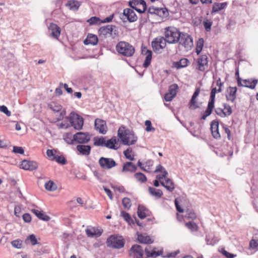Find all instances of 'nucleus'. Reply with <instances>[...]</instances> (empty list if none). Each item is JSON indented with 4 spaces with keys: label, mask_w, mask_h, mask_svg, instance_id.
I'll return each mask as SVG.
<instances>
[{
    "label": "nucleus",
    "mask_w": 258,
    "mask_h": 258,
    "mask_svg": "<svg viewBox=\"0 0 258 258\" xmlns=\"http://www.w3.org/2000/svg\"><path fill=\"white\" fill-rule=\"evenodd\" d=\"M249 246L252 249L258 248V239H252L249 242Z\"/></svg>",
    "instance_id": "58"
},
{
    "label": "nucleus",
    "mask_w": 258,
    "mask_h": 258,
    "mask_svg": "<svg viewBox=\"0 0 258 258\" xmlns=\"http://www.w3.org/2000/svg\"><path fill=\"white\" fill-rule=\"evenodd\" d=\"M185 218L188 219H194L196 218V215L192 211L187 209L185 212Z\"/></svg>",
    "instance_id": "47"
},
{
    "label": "nucleus",
    "mask_w": 258,
    "mask_h": 258,
    "mask_svg": "<svg viewBox=\"0 0 258 258\" xmlns=\"http://www.w3.org/2000/svg\"><path fill=\"white\" fill-rule=\"evenodd\" d=\"M11 244L13 247L17 248H21L22 247V241L20 239L12 241Z\"/></svg>",
    "instance_id": "52"
},
{
    "label": "nucleus",
    "mask_w": 258,
    "mask_h": 258,
    "mask_svg": "<svg viewBox=\"0 0 258 258\" xmlns=\"http://www.w3.org/2000/svg\"><path fill=\"white\" fill-rule=\"evenodd\" d=\"M144 249L140 245H133L129 250V255L133 258H143Z\"/></svg>",
    "instance_id": "9"
},
{
    "label": "nucleus",
    "mask_w": 258,
    "mask_h": 258,
    "mask_svg": "<svg viewBox=\"0 0 258 258\" xmlns=\"http://www.w3.org/2000/svg\"><path fill=\"white\" fill-rule=\"evenodd\" d=\"M123 14L126 17L130 22H134L138 19V17L134 12V10L131 9H124Z\"/></svg>",
    "instance_id": "19"
},
{
    "label": "nucleus",
    "mask_w": 258,
    "mask_h": 258,
    "mask_svg": "<svg viewBox=\"0 0 258 258\" xmlns=\"http://www.w3.org/2000/svg\"><path fill=\"white\" fill-rule=\"evenodd\" d=\"M98 163L100 167L105 170H109L116 166L117 164L115 160L110 158L101 157Z\"/></svg>",
    "instance_id": "8"
},
{
    "label": "nucleus",
    "mask_w": 258,
    "mask_h": 258,
    "mask_svg": "<svg viewBox=\"0 0 258 258\" xmlns=\"http://www.w3.org/2000/svg\"><path fill=\"white\" fill-rule=\"evenodd\" d=\"M216 113L221 117H226L224 110L221 108H216L215 110Z\"/></svg>",
    "instance_id": "55"
},
{
    "label": "nucleus",
    "mask_w": 258,
    "mask_h": 258,
    "mask_svg": "<svg viewBox=\"0 0 258 258\" xmlns=\"http://www.w3.org/2000/svg\"><path fill=\"white\" fill-rule=\"evenodd\" d=\"M137 169V167L131 162H126L124 163L122 169V172H135Z\"/></svg>",
    "instance_id": "24"
},
{
    "label": "nucleus",
    "mask_w": 258,
    "mask_h": 258,
    "mask_svg": "<svg viewBox=\"0 0 258 258\" xmlns=\"http://www.w3.org/2000/svg\"><path fill=\"white\" fill-rule=\"evenodd\" d=\"M203 24L206 31H210L211 28L212 23L210 21L207 20L204 21Z\"/></svg>",
    "instance_id": "57"
},
{
    "label": "nucleus",
    "mask_w": 258,
    "mask_h": 258,
    "mask_svg": "<svg viewBox=\"0 0 258 258\" xmlns=\"http://www.w3.org/2000/svg\"><path fill=\"white\" fill-rule=\"evenodd\" d=\"M148 210L146 207L143 205H139L138 208V217L143 219L147 217L148 215Z\"/></svg>",
    "instance_id": "32"
},
{
    "label": "nucleus",
    "mask_w": 258,
    "mask_h": 258,
    "mask_svg": "<svg viewBox=\"0 0 258 258\" xmlns=\"http://www.w3.org/2000/svg\"><path fill=\"white\" fill-rule=\"evenodd\" d=\"M185 226L191 231H196L198 230L197 225L193 222H189L185 223Z\"/></svg>",
    "instance_id": "45"
},
{
    "label": "nucleus",
    "mask_w": 258,
    "mask_h": 258,
    "mask_svg": "<svg viewBox=\"0 0 258 258\" xmlns=\"http://www.w3.org/2000/svg\"><path fill=\"white\" fill-rule=\"evenodd\" d=\"M54 159L59 163L62 164H65L66 163V160L63 156L56 155L54 156Z\"/></svg>",
    "instance_id": "54"
},
{
    "label": "nucleus",
    "mask_w": 258,
    "mask_h": 258,
    "mask_svg": "<svg viewBox=\"0 0 258 258\" xmlns=\"http://www.w3.org/2000/svg\"><path fill=\"white\" fill-rule=\"evenodd\" d=\"M117 136L124 145H134L137 142L138 139L133 131L126 129L123 125H121L118 128Z\"/></svg>",
    "instance_id": "1"
},
{
    "label": "nucleus",
    "mask_w": 258,
    "mask_h": 258,
    "mask_svg": "<svg viewBox=\"0 0 258 258\" xmlns=\"http://www.w3.org/2000/svg\"><path fill=\"white\" fill-rule=\"evenodd\" d=\"M95 128L100 134L105 135L107 132V127L106 121L104 120L97 118L94 122Z\"/></svg>",
    "instance_id": "13"
},
{
    "label": "nucleus",
    "mask_w": 258,
    "mask_h": 258,
    "mask_svg": "<svg viewBox=\"0 0 258 258\" xmlns=\"http://www.w3.org/2000/svg\"><path fill=\"white\" fill-rule=\"evenodd\" d=\"M106 244L108 247L119 249L124 246V241L121 237L111 235L107 238Z\"/></svg>",
    "instance_id": "6"
},
{
    "label": "nucleus",
    "mask_w": 258,
    "mask_h": 258,
    "mask_svg": "<svg viewBox=\"0 0 258 258\" xmlns=\"http://www.w3.org/2000/svg\"><path fill=\"white\" fill-rule=\"evenodd\" d=\"M20 167L23 169L32 171L38 168V164L35 161L24 160L22 161Z\"/></svg>",
    "instance_id": "15"
},
{
    "label": "nucleus",
    "mask_w": 258,
    "mask_h": 258,
    "mask_svg": "<svg viewBox=\"0 0 258 258\" xmlns=\"http://www.w3.org/2000/svg\"><path fill=\"white\" fill-rule=\"evenodd\" d=\"M13 151L15 153L23 154L24 153V150L22 147L14 146Z\"/></svg>",
    "instance_id": "60"
},
{
    "label": "nucleus",
    "mask_w": 258,
    "mask_h": 258,
    "mask_svg": "<svg viewBox=\"0 0 258 258\" xmlns=\"http://www.w3.org/2000/svg\"><path fill=\"white\" fill-rule=\"evenodd\" d=\"M67 118L69 120L71 126L74 127L77 130L82 129L84 124V119L82 117L74 112H72Z\"/></svg>",
    "instance_id": "5"
},
{
    "label": "nucleus",
    "mask_w": 258,
    "mask_h": 258,
    "mask_svg": "<svg viewBox=\"0 0 258 258\" xmlns=\"http://www.w3.org/2000/svg\"><path fill=\"white\" fill-rule=\"evenodd\" d=\"M189 107L191 109H196L199 107L196 99L193 100L192 98L191 99L190 102H189Z\"/></svg>",
    "instance_id": "53"
},
{
    "label": "nucleus",
    "mask_w": 258,
    "mask_h": 258,
    "mask_svg": "<svg viewBox=\"0 0 258 258\" xmlns=\"http://www.w3.org/2000/svg\"><path fill=\"white\" fill-rule=\"evenodd\" d=\"M160 183L163 186L165 187L169 191H172L175 188L174 184L170 178H165V182L160 181Z\"/></svg>",
    "instance_id": "28"
},
{
    "label": "nucleus",
    "mask_w": 258,
    "mask_h": 258,
    "mask_svg": "<svg viewBox=\"0 0 258 258\" xmlns=\"http://www.w3.org/2000/svg\"><path fill=\"white\" fill-rule=\"evenodd\" d=\"M197 69L201 72H204L208 67V57L206 55H202L197 59Z\"/></svg>",
    "instance_id": "14"
},
{
    "label": "nucleus",
    "mask_w": 258,
    "mask_h": 258,
    "mask_svg": "<svg viewBox=\"0 0 258 258\" xmlns=\"http://www.w3.org/2000/svg\"><path fill=\"white\" fill-rule=\"evenodd\" d=\"M227 6V3H215L212 7V13H217L219 11L223 10Z\"/></svg>",
    "instance_id": "33"
},
{
    "label": "nucleus",
    "mask_w": 258,
    "mask_h": 258,
    "mask_svg": "<svg viewBox=\"0 0 258 258\" xmlns=\"http://www.w3.org/2000/svg\"><path fill=\"white\" fill-rule=\"evenodd\" d=\"M167 41L164 37L159 36L152 42V46L155 51H157L166 47Z\"/></svg>",
    "instance_id": "10"
},
{
    "label": "nucleus",
    "mask_w": 258,
    "mask_h": 258,
    "mask_svg": "<svg viewBox=\"0 0 258 258\" xmlns=\"http://www.w3.org/2000/svg\"><path fill=\"white\" fill-rule=\"evenodd\" d=\"M142 53L145 56L143 66L144 68H148L152 58V52L151 50H148L147 47H143L142 48Z\"/></svg>",
    "instance_id": "16"
},
{
    "label": "nucleus",
    "mask_w": 258,
    "mask_h": 258,
    "mask_svg": "<svg viewBox=\"0 0 258 258\" xmlns=\"http://www.w3.org/2000/svg\"><path fill=\"white\" fill-rule=\"evenodd\" d=\"M214 108V106H212L210 104H208V107L204 112L202 113L201 119L205 120L206 118L209 116L212 112V111Z\"/></svg>",
    "instance_id": "37"
},
{
    "label": "nucleus",
    "mask_w": 258,
    "mask_h": 258,
    "mask_svg": "<svg viewBox=\"0 0 258 258\" xmlns=\"http://www.w3.org/2000/svg\"><path fill=\"white\" fill-rule=\"evenodd\" d=\"M155 247L151 246H147L145 248V252L147 257H156L158 256L161 255L163 251L162 250L156 251Z\"/></svg>",
    "instance_id": "18"
},
{
    "label": "nucleus",
    "mask_w": 258,
    "mask_h": 258,
    "mask_svg": "<svg viewBox=\"0 0 258 258\" xmlns=\"http://www.w3.org/2000/svg\"><path fill=\"white\" fill-rule=\"evenodd\" d=\"M114 17V14H112L111 15H110L109 16L105 18V19H101V24L107 23H109V22H111L112 21Z\"/></svg>",
    "instance_id": "61"
},
{
    "label": "nucleus",
    "mask_w": 258,
    "mask_h": 258,
    "mask_svg": "<svg viewBox=\"0 0 258 258\" xmlns=\"http://www.w3.org/2000/svg\"><path fill=\"white\" fill-rule=\"evenodd\" d=\"M178 89V85L176 84H173L169 86L168 93L175 97L177 94Z\"/></svg>",
    "instance_id": "40"
},
{
    "label": "nucleus",
    "mask_w": 258,
    "mask_h": 258,
    "mask_svg": "<svg viewBox=\"0 0 258 258\" xmlns=\"http://www.w3.org/2000/svg\"><path fill=\"white\" fill-rule=\"evenodd\" d=\"M0 111L4 113L8 116H10L11 115V111H9L7 106L5 105L0 106Z\"/></svg>",
    "instance_id": "56"
},
{
    "label": "nucleus",
    "mask_w": 258,
    "mask_h": 258,
    "mask_svg": "<svg viewBox=\"0 0 258 258\" xmlns=\"http://www.w3.org/2000/svg\"><path fill=\"white\" fill-rule=\"evenodd\" d=\"M121 216L124 219V220L126 221L128 224H131L132 223H134V220L131 218L130 214L124 211L121 212Z\"/></svg>",
    "instance_id": "43"
},
{
    "label": "nucleus",
    "mask_w": 258,
    "mask_h": 258,
    "mask_svg": "<svg viewBox=\"0 0 258 258\" xmlns=\"http://www.w3.org/2000/svg\"><path fill=\"white\" fill-rule=\"evenodd\" d=\"M31 212L40 220L44 221H48L50 219V218L48 216L44 214L42 211L32 209H31Z\"/></svg>",
    "instance_id": "30"
},
{
    "label": "nucleus",
    "mask_w": 258,
    "mask_h": 258,
    "mask_svg": "<svg viewBox=\"0 0 258 258\" xmlns=\"http://www.w3.org/2000/svg\"><path fill=\"white\" fill-rule=\"evenodd\" d=\"M181 32L174 27H168L164 29V38L167 43L175 44L179 41Z\"/></svg>",
    "instance_id": "2"
},
{
    "label": "nucleus",
    "mask_w": 258,
    "mask_h": 258,
    "mask_svg": "<svg viewBox=\"0 0 258 258\" xmlns=\"http://www.w3.org/2000/svg\"><path fill=\"white\" fill-rule=\"evenodd\" d=\"M136 179L140 182H144L147 180V177L145 174L141 172H137L134 175Z\"/></svg>",
    "instance_id": "44"
},
{
    "label": "nucleus",
    "mask_w": 258,
    "mask_h": 258,
    "mask_svg": "<svg viewBox=\"0 0 258 258\" xmlns=\"http://www.w3.org/2000/svg\"><path fill=\"white\" fill-rule=\"evenodd\" d=\"M210 125V129L213 138L216 139H220L221 136L219 132L218 121L216 120H214L211 122Z\"/></svg>",
    "instance_id": "17"
},
{
    "label": "nucleus",
    "mask_w": 258,
    "mask_h": 258,
    "mask_svg": "<svg viewBox=\"0 0 258 258\" xmlns=\"http://www.w3.org/2000/svg\"><path fill=\"white\" fill-rule=\"evenodd\" d=\"M81 3L75 0H71L68 2L66 6L68 7L72 11H77L81 6Z\"/></svg>",
    "instance_id": "29"
},
{
    "label": "nucleus",
    "mask_w": 258,
    "mask_h": 258,
    "mask_svg": "<svg viewBox=\"0 0 258 258\" xmlns=\"http://www.w3.org/2000/svg\"><path fill=\"white\" fill-rule=\"evenodd\" d=\"M179 44L183 46L186 51L189 50L193 46L192 37L186 33H181L180 36Z\"/></svg>",
    "instance_id": "7"
},
{
    "label": "nucleus",
    "mask_w": 258,
    "mask_h": 258,
    "mask_svg": "<svg viewBox=\"0 0 258 258\" xmlns=\"http://www.w3.org/2000/svg\"><path fill=\"white\" fill-rule=\"evenodd\" d=\"M91 139V135L88 133L78 132L73 136V140L80 144L87 143Z\"/></svg>",
    "instance_id": "11"
},
{
    "label": "nucleus",
    "mask_w": 258,
    "mask_h": 258,
    "mask_svg": "<svg viewBox=\"0 0 258 258\" xmlns=\"http://www.w3.org/2000/svg\"><path fill=\"white\" fill-rule=\"evenodd\" d=\"M156 15L162 18H166L169 15L167 9L166 8H158Z\"/></svg>",
    "instance_id": "38"
},
{
    "label": "nucleus",
    "mask_w": 258,
    "mask_h": 258,
    "mask_svg": "<svg viewBox=\"0 0 258 258\" xmlns=\"http://www.w3.org/2000/svg\"><path fill=\"white\" fill-rule=\"evenodd\" d=\"M224 110L227 116H229L232 113V109L230 106L227 104H223Z\"/></svg>",
    "instance_id": "49"
},
{
    "label": "nucleus",
    "mask_w": 258,
    "mask_h": 258,
    "mask_svg": "<svg viewBox=\"0 0 258 258\" xmlns=\"http://www.w3.org/2000/svg\"><path fill=\"white\" fill-rule=\"evenodd\" d=\"M98 41V37L96 35L89 34L84 42L85 45L91 44L95 45L97 44Z\"/></svg>",
    "instance_id": "27"
},
{
    "label": "nucleus",
    "mask_w": 258,
    "mask_h": 258,
    "mask_svg": "<svg viewBox=\"0 0 258 258\" xmlns=\"http://www.w3.org/2000/svg\"><path fill=\"white\" fill-rule=\"evenodd\" d=\"M148 190L150 195L156 197L157 198H161L163 195L162 191L159 189H156L153 187H149Z\"/></svg>",
    "instance_id": "35"
},
{
    "label": "nucleus",
    "mask_w": 258,
    "mask_h": 258,
    "mask_svg": "<svg viewBox=\"0 0 258 258\" xmlns=\"http://www.w3.org/2000/svg\"><path fill=\"white\" fill-rule=\"evenodd\" d=\"M188 63L189 60L187 58H182L179 61L174 62V67L179 69L186 67Z\"/></svg>",
    "instance_id": "36"
},
{
    "label": "nucleus",
    "mask_w": 258,
    "mask_h": 258,
    "mask_svg": "<svg viewBox=\"0 0 258 258\" xmlns=\"http://www.w3.org/2000/svg\"><path fill=\"white\" fill-rule=\"evenodd\" d=\"M145 124L146 126V131L148 132L154 131L155 128L152 127L151 121L147 120L145 122Z\"/></svg>",
    "instance_id": "50"
},
{
    "label": "nucleus",
    "mask_w": 258,
    "mask_h": 258,
    "mask_svg": "<svg viewBox=\"0 0 258 258\" xmlns=\"http://www.w3.org/2000/svg\"><path fill=\"white\" fill-rule=\"evenodd\" d=\"M138 240L140 243L143 244H151L154 241L149 236L145 233L138 234Z\"/></svg>",
    "instance_id": "25"
},
{
    "label": "nucleus",
    "mask_w": 258,
    "mask_h": 258,
    "mask_svg": "<svg viewBox=\"0 0 258 258\" xmlns=\"http://www.w3.org/2000/svg\"><path fill=\"white\" fill-rule=\"evenodd\" d=\"M98 34L99 36L102 38H114L118 34V31L115 25H107L100 27L98 30Z\"/></svg>",
    "instance_id": "4"
},
{
    "label": "nucleus",
    "mask_w": 258,
    "mask_h": 258,
    "mask_svg": "<svg viewBox=\"0 0 258 258\" xmlns=\"http://www.w3.org/2000/svg\"><path fill=\"white\" fill-rule=\"evenodd\" d=\"M243 82L244 83V87L251 89L255 88L257 83V80L256 79L253 80H244Z\"/></svg>",
    "instance_id": "34"
},
{
    "label": "nucleus",
    "mask_w": 258,
    "mask_h": 258,
    "mask_svg": "<svg viewBox=\"0 0 258 258\" xmlns=\"http://www.w3.org/2000/svg\"><path fill=\"white\" fill-rule=\"evenodd\" d=\"M23 219L26 223H29L31 221V216L28 213H25L23 215Z\"/></svg>",
    "instance_id": "64"
},
{
    "label": "nucleus",
    "mask_w": 258,
    "mask_h": 258,
    "mask_svg": "<svg viewBox=\"0 0 258 258\" xmlns=\"http://www.w3.org/2000/svg\"><path fill=\"white\" fill-rule=\"evenodd\" d=\"M76 149L82 155L88 156L90 154L91 147L90 145H78Z\"/></svg>",
    "instance_id": "23"
},
{
    "label": "nucleus",
    "mask_w": 258,
    "mask_h": 258,
    "mask_svg": "<svg viewBox=\"0 0 258 258\" xmlns=\"http://www.w3.org/2000/svg\"><path fill=\"white\" fill-rule=\"evenodd\" d=\"M215 89H212L210 93V100L208 102V104L214 106L215 100Z\"/></svg>",
    "instance_id": "46"
},
{
    "label": "nucleus",
    "mask_w": 258,
    "mask_h": 258,
    "mask_svg": "<svg viewBox=\"0 0 258 258\" xmlns=\"http://www.w3.org/2000/svg\"><path fill=\"white\" fill-rule=\"evenodd\" d=\"M132 152V150L127 149V150H126L125 151H124L123 152V154H124L125 157H126V158H127V159H129L131 161H133L134 160V156L131 155Z\"/></svg>",
    "instance_id": "51"
},
{
    "label": "nucleus",
    "mask_w": 258,
    "mask_h": 258,
    "mask_svg": "<svg viewBox=\"0 0 258 258\" xmlns=\"http://www.w3.org/2000/svg\"><path fill=\"white\" fill-rule=\"evenodd\" d=\"M50 109H51L54 112H59L60 111L59 116L57 118V120L58 121L61 120L64 115L66 114V111L65 109L61 110L62 106L57 102H50L48 105Z\"/></svg>",
    "instance_id": "12"
},
{
    "label": "nucleus",
    "mask_w": 258,
    "mask_h": 258,
    "mask_svg": "<svg viewBox=\"0 0 258 258\" xmlns=\"http://www.w3.org/2000/svg\"><path fill=\"white\" fill-rule=\"evenodd\" d=\"M87 22L89 23L90 25H100L101 24V19L99 17L94 16L89 19Z\"/></svg>",
    "instance_id": "39"
},
{
    "label": "nucleus",
    "mask_w": 258,
    "mask_h": 258,
    "mask_svg": "<svg viewBox=\"0 0 258 258\" xmlns=\"http://www.w3.org/2000/svg\"><path fill=\"white\" fill-rule=\"evenodd\" d=\"M223 128L224 129L225 133L227 135V138L229 140H231V132L229 129L228 127L225 125L222 124Z\"/></svg>",
    "instance_id": "63"
},
{
    "label": "nucleus",
    "mask_w": 258,
    "mask_h": 258,
    "mask_svg": "<svg viewBox=\"0 0 258 258\" xmlns=\"http://www.w3.org/2000/svg\"><path fill=\"white\" fill-rule=\"evenodd\" d=\"M103 230L95 227H88L86 229V233L88 236L90 237H98L101 235Z\"/></svg>",
    "instance_id": "21"
},
{
    "label": "nucleus",
    "mask_w": 258,
    "mask_h": 258,
    "mask_svg": "<svg viewBox=\"0 0 258 258\" xmlns=\"http://www.w3.org/2000/svg\"><path fill=\"white\" fill-rule=\"evenodd\" d=\"M204 39L200 38L197 42V46H196V52L198 55H199L203 49V47L204 46Z\"/></svg>",
    "instance_id": "41"
},
{
    "label": "nucleus",
    "mask_w": 258,
    "mask_h": 258,
    "mask_svg": "<svg viewBox=\"0 0 258 258\" xmlns=\"http://www.w3.org/2000/svg\"><path fill=\"white\" fill-rule=\"evenodd\" d=\"M221 252L224 255H225L227 258H234L235 257L236 255L235 254H234L233 253H231L228 251H227L226 250H225V249H223Z\"/></svg>",
    "instance_id": "59"
},
{
    "label": "nucleus",
    "mask_w": 258,
    "mask_h": 258,
    "mask_svg": "<svg viewBox=\"0 0 258 258\" xmlns=\"http://www.w3.org/2000/svg\"><path fill=\"white\" fill-rule=\"evenodd\" d=\"M106 137H95L93 138L94 145L95 146L105 147Z\"/></svg>",
    "instance_id": "31"
},
{
    "label": "nucleus",
    "mask_w": 258,
    "mask_h": 258,
    "mask_svg": "<svg viewBox=\"0 0 258 258\" xmlns=\"http://www.w3.org/2000/svg\"><path fill=\"white\" fill-rule=\"evenodd\" d=\"M237 88L236 87H229L226 90V97L228 101L233 102L236 99Z\"/></svg>",
    "instance_id": "20"
},
{
    "label": "nucleus",
    "mask_w": 258,
    "mask_h": 258,
    "mask_svg": "<svg viewBox=\"0 0 258 258\" xmlns=\"http://www.w3.org/2000/svg\"><path fill=\"white\" fill-rule=\"evenodd\" d=\"M118 140L117 139L116 137H113L109 140H106L105 147L110 149L115 150H117L119 148V146H118Z\"/></svg>",
    "instance_id": "22"
},
{
    "label": "nucleus",
    "mask_w": 258,
    "mask_h": 258,
    "mask_svg": "<svg viewBox=\"0 0 258 258\" xmlns=\"http://www.w3.org/2000/svg\"><path fill=\"white\" fill-rule=\"evenodd\" d=\"M48 29L51 31V34L54 38H58L60 34V29L56 24L51 23Z\"/></svg>",
    "instance_id": "26"
},
{
    "label": "nucleus",
    "mask_w": 258,
    "mask_h": 258,
    "mask_svg": "<svg viewBox=\"0 0 258 258\" xmlns=\"http://www.w3.org/2000/svg\"><path fill=\"white\" fill-rule=\"evenodd\" d=\"M27 239H29L30 241L33 245H36L37 243V239L34 234L29 235L27 238Z\"/></svg>",
    "instance_id": "62"
},
{
    "label": "nucleus",
    "mask_w": 258,
    "mask_h": 258,
    "mask_svg": "<svg viewBox=\"0 0 258 258\" xmlns=\"http://www.w3.org/2000/svg\"><path fill=\"white\" fill-rule=\"evenodd\" d=\"M116 51L120 54L126 57L132 56L135 51L134 47L125 41H120L116 46Z\"/></svg>",
    "instance_id": "3"
},
{
    "label": "nucleus",
    "mask_w": 258,
    "mask_h": 258,
    "mask_svg": "<svg viewBox=\"0 0 258 258\" xmlns=\"http://www.w3.org/2000/svg\"><path fill=\"white\" fill-rule=\"evenodd\" d=\"M45 187L47 190L53 191L56 189L57 186L52 181L49 180L45 183Z\"/></svg>",
    "instance_id": "42"
},
{
    "label": "nucleus",
    "mask_w": 258,
    "mask_h": 258,
    "mask_svg": "<svg viewBox=\"0 0 258 258\" xmlns=\"http://www.w3.org/2000/svg\"><path fill=\"white\" fill-rule=\"evenodd\" d=\"M122 203L124 208L129 209L131 206V201L129 198H124L122 200Z\"/></svg>",
    "instance_id": "48"
}]
</instances>
